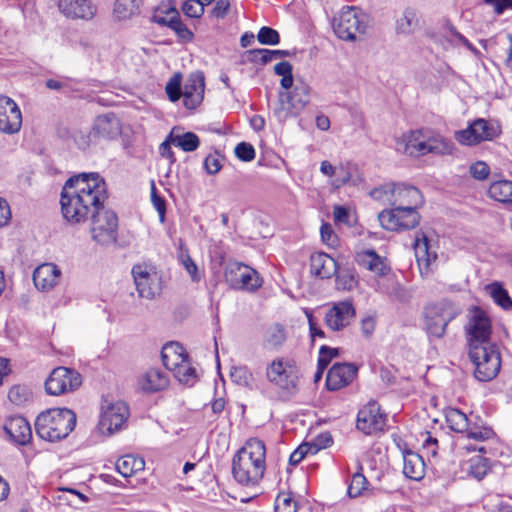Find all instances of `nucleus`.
<instances>
[{"mask_svg":"<svg viewBox=\"0 0 512 512\" xmlns=\"http://www.w3.org/2000/svg\"><path fill=\"white\" fill-rule=\"evenodd\" d=\"M107 198L106 182L98 173L74 175L65 182L61 191L62 215L71 224L85 223Z\"/></svg>","mask_w":512,"mask_h":512,"instance_id":"obj_1","label":"nucleus"},{"mask_svg":"<svg viewBox=\"0 0 512 512\" xmlns=\"http://www.w3.org/2000/svg\"><path fill=\"white\" fill-rule=\"evenodd\" d=\"M266 448L262 440L251 438L238 450L232 461V475L244 486H255L264 476Z\"/></svg>","mask_w":512,"mask_h":512,"instance_id":"obj_2","label":"nucleus"},{"mask_svg":"<svg viewBox=\"0 0 512 512\" xmlns=\"http://www.w3.org/2000/svg\"><path fill=\"white\" fill-rule=\"evenodd\" d=\"M76 414L68 408H53L40 413L35 421L36 434L49 442L67 437L75 428Z\"/></svg>","mask_w":512,"mask_h":512,"instance_id":"obj_3","label":"nucleus"},{"mask_svg":"<svg viewBox=\"0 0 512 512\" xmlns=\"http://www.w3.org/2000/svg\"><path fill=\"white\" fill-rule=\"evenodd\" d=\"M469 357L475 365L474 375L482 382L494 379L501 368V356L495 344L472 346Z\"/></svg>","mask_w":512,"mask_h":512,"instance_id":"obj_4","label":"nucleus"},{"mask_svg":"<svg viewBox=\"0 0 512 512\" xmlns=\"http://www.w3.org/2000/svg\"><path fill=\"white\" fill-rule=\"evenodd\" d=\"M310 86L304 81H298L292 91L279 93V101L274 109V115L279 122L290 117H296L310 102Z\"/></svg>","mask_w":512,"mask_h":512,"instance_id":"obj_5","label":"nucleus"},{"mask_svg":"<svg viewBox=\"0 0 512 512\" xmlns=\"http://www.w3.org/2000/svg\"><path fill=\"white\" fill-rule=\"evenodd\" d=\"M332 27L338 38L354 41L357 34L365 33L367 16L357 7H343L334 17Z\"/></svg>","mask_w":512,"mask_h":512,"instance_id":"obj_6","label":"nucleus"},{"mask_svg":"<svg viewBox=\"0 0 512 512\" xmlns=\"http://www.w3.org/2000/svg\"><path fill=\"white\" fill-rule=\"evenodd\" d=\"M92 239L100 245L113 244L117 240L118 217L116 213L101 204L97 211L89 216Z\"/></svg>","mask_w":512,"mask_h":512,"instance_id":"obj_7","label":"nucleus"},{"mask_svg":"<svg viewBox=\"0 0 512 512\" xmlns=\"http://www.w3.org/2000/svg\"><path fill=\"white\" fill-rule=\"evenodd\" d=\"M82 384V376L76 370L67 367H56L45 381L48 394L59 396L77 390Z\"/></svg>","mask_w":512,"mask_h":512,"instance_id":"obj_8","label":"nucleus"},{"mask_svg":"<svg viewBox=\"0 0 512 512\" xmlns=\"http://www.w3.org/2000/svg\"><path fill=\"white\" fill-rule=\"evenodd\" d=\"M457 311L447 303L431 304L425 308V329L430 337L444 336L447 325L456 317Z\"/></svg>","mask_w":512,"mask_h":512,"instance_id":"obj_9","label":"nucleus"},{"mask_svg":"<svg viewBox=\"0 0 512 512\" xmlns=\"http://www.w3.org/2000/svg\"><path fill=\"white\" fill-rule=\"evenodd\" d=\"M418 208H391L378 214L380 225L385 230L400 231L415 228L420 221Z\"/></svg>","mask_w":512,"mask_h":512,"instance_id":"obj_10","label":"nucleus"},{"mask_svg":"<svg viewBox=\"0 0 512 512\" xmlns=\"http://www.w3.org/2000/svg\"><path fill=\"white\" fill-rule=\"evenodd\" d=\"M467 335L469 348L490 344L491 321L486 312L478 307L473 309L469 318Z\"/></svg>","mask_w":512,"mask_h":512,"instance_id":"obj_11","label":"nucleus"},{"mask_svg":"<svg viewBox=\"0 0 512 512\" xmlns=\"http://www.w3.org/2000/svg\"><path fill=\"white\" fill-rule=\"evenodd\" d=\"M225 276L227 282L234 288L254 291L261 286L257 271L239 262L230 263Z\"/></svg>","mask_w":512,"mask_h":512,"instance_id":"obj_12","label":"nucleus"},{"mask_svg":"<svg viewBox=\"0 0 512 512\" xmlns=\"http://www.w3.org/2000/svg\"><path fill=\"white\" fill-rule=\"evenodd\" d=\"M496 136L497 129L482 118L475 120L468 128L455 133V139L460 144L468 146L492 140Z\"/></svg>","mask_w":512,"mask_h":512,"instance_id":"obj_13","label":"nucleus"},{"mask_svg":"<svg viewBox=\"0 0 512 512\" xmlns=\"http://www.w3.org/2000/svg\"><path fill=\"white\" fill-rule=\"evenodd\" d=\"M22 126V113L17 103L8 96L0 95V132L16 134Z\"/></svg>","mask_w":512,"mask_h":512,"instance_id":"obj_14","label":"nucleus"},{"mask_svg":"<svg viewBox=\"0 0 512 512\" xmlns=\"http://www.w3.org/2000/svg\"><path fill=\"white\" fill-rule=\"evenodd\" d=\"M128 416L129 409L124 402L112 403L103 409L100 415L99 429L102 433L113 434L122 428Z\"/></svg>","mask_w":512,"mask_h":512,"instance_id":"obj_15","label":"nucleus"},{"mask_svg":"<svg viewBox=\"0 0 512 512\" xmlns=\"http://www.w3.org/2000/svg\"><path fill=\"white\" fill-rule=\"evenodd\" d=\"M356 317L352 300L336 302L326 312L325 323L332 331H341L348 327Z\"/></svg>","mask_w":512,"mask_h":512,"instance_id":"obj_16","label":"nucleus"},{"mask_svg":"<svg viewBox=\"0 0 512 512\" xmlns=\"http://www.w3.org/2000/svg\"><path fill=\"white\" fill-rule=\"evenodd\" d=\"M385 426V416L380 412V406L375 401L368 402L357 415L356 427L367 435L382 431Z\"/></svg>","mask_w":512,"mask_h":512,"instance_id":"obj_17","label":"nucleus"},{"mask_svg":"<svg viewBox=\"0 0 512 512\" xmlns=\"http://www.w3.org/2000/svg\"><path fill=\"white\" fill-rule=\"evenodd\" d=\"M291 362L284 358L274 359L266 368V377L269 382L283 390L295 387Z\"/></svg>","mask_w":512,"mask_h":512,"instance_id":"obj_18","label":"nucleus"},{"mask_svg":"<svg viewBox=\"0 0 512 512\" xmlns=\"http://www.w3.org/2000/svg\"><path fill=\"white\" fill-rule=\"evenodd\" d=\"M132 276L140 297L153 299L160 292L159 278L156 272H150L146 266L135 265Z\"/></svg>","mask_w":512,"mask_h":512,"instance_id":"obj_19","label":"nucleus"},{"mask_svg":"<svg viewBox=\"0 0 512 512\" xmlns=\"http://www.w3.org/2000/svg\"><path fill=\"white\" fill-rule=\"evenodd\" d=\"M205 91V77L202 71L191 73L182 90L183 104L187 109L197 108L203 101Z\"/></svg>","mask_w":512,"mask_h":512,"instance_id":"obj_20","label":"nucleus"},{"mask_svg":"<svg viewBox=\"0 0 512 512\" xmlns=\"http://www.w3.org/2000/svg\"><path fill=\"white\" fill-rule=\"evenodd\" d=\"M416 262L422 276H427L432 271V264L437 259L435 251H431L428 237L423 232H417L413 244Z\"/></svg>","mask_w":512,"mask_h":512,"instance_id":"obj_21","label":"nucleus"},{"mask_svg":"<svg viewBox=\"0 0 512 512\" xmlns=\"http://www.w3.org/2000/svg\"><path fill=\"white\" fill-rule=\"evenodd\" d=\"M60 12L71 19L92 20L97 13V6L91 0H59Z\"/></svg>","mask_w":512,"mask_h":512,"instance_id":"obj_22","label":"nucleus"},{"mask_svg":"<svg viewBox=\"0 0 512 512\" xmlns=\"http://www.w3.org/2000/svg\"><path fill=\"white\" fill-rule=\"evenodd\" d=\"M358 367L352 363H335L329 369L326 386L329 390H339L349 385L357 375Z\"/></svg>","mask_w":512,"mask_h":512,"instance_id":"obj_23","label":"nucleus"},{"mask_svg":"<svg viewBox=\"0 0 512 512\" xmlns=\"http://www.w3.org/2000/svg\"><path fill=\"white\" fill-rule=\"evenodd\" d=\"M169 378L166 372L160 368H149L142 372L136 381L137 389L143 393H155L166 389Z\"/></svg>","mask_w":512,"mask_h":512,"instance_id":"obj_24","label":"nucleus"},{"mask_svg":"<svg viewBox=\"0 0 512 512\" xmlns=\"http://www.w3.org/2000/svg\"><path fill=\"white\" fill-rule=\"evenodd\" d=\"M423 204L420 190L404 183H395L391 208H419Z\"/></svg>","mask_w":512,"mask_h":512,"instance_id":"obj_25","label":"nucleus"},{"mask_svg":"<svg viewBox=\"0 0 512 512\" xmlns=\"http://www.w3.org/2000/svg\"><path fill=\"white\" fill-rule=\"evenodd\" d=\"M4 430L12 441L20 445H26L32 438L31 426L22 416H14L7 419Z\"/></svg>","mask_w":512,"mask_h":512,"instance_id":"obj_26","label":"nucleus"},{"mask_svg":"<svg viewBox=\"0 0 512 512\" xmlns=\"http://www.w3.org/2000/svg\"><path fill=\"white\" fill-rule=\"evenodd\" d=\"M60 269L53 263H44L38 266L33 273V282L37 289L51 290L59 281Z\"/></svg>","mask_w":512,"mask_h":512,"instance_id":"obj_27","label":"nucleus"},{"mask_svg":"<svg viewBox=\"0 0 512 512\" xmlns=\"http://www.w3.org/2000/svg\"><path fill=\"white\" fill-rule=\"evenodd\" d=\"M355 260L360 267L373 272L377 276H384L390 271L385 259L372 249L357 253Z\"/></svg>","mask_w":512,"mask_h":512,"instance_id":"obj_28","label":"nucleus"},{"mask_svg":"<svg viewBox=\"0 0 512 512\" xmlns=\"http://www.w3.org/2000/svg\"><path fill=\"white\" fill-rule=\"evenodd\" d=\"M310 271L316 277L328 279L335 275L337 263L326 253H315L310 258Z\"/></svg>","mask_w":512,"mask_h":512,"instance_id":"obj_29","label":"nucleus"},{"mask_svg":"<svg viewBox=\"0 0 512 512\" xmlns=\"http://www.w3.org/2000/svg\"><path fill=\"white\" fill-rule=\"evenodd\" d=\"M402 455L403 474L411 480H421L425 476V463L423 458L410 449H404Z\"/></svg>","mask_w":512,"mask_h":512,"instance_id":"obj_30","label":"nucleus"},{"mask_svg":"<svg viewBox=\"0 0 512 512\" xmlns=\"http://www.w3.org/2000/svg\"><path fill=\"white\" fill-rule=\"evenodd\" d=\"M424 141L425 148L423 149V155H451L455 149L451 140L446 139L440 134H435L427 129L425 130Z\"/></svg>","mask_w":512,"mask_h":512,"instance_id":"obj_31","label":"nucleus"},{"mask_svg":"<svg viewBox=\"0 0 512 512\" xmlns=\"http://www.w3.org/2000/svg\"><path fill=\"white\" fill-rule=\"evenodd\" d=\"M120 129L117 116L114 113H107L96 118L91 134L111 139L120 133Z\"/></svg>","mask_w":512,"mask_h":512,"instance_id":"obj_32","label":"nucleus"},{"mask_svg":"<svg viewBox=\"0 0 512 512\" xmlns=\"http://www.w3.org/2000/svg\"><path fill=\"white\" fill-rule=\"evenodd\" d=\"M162 362L168 370L179 367L188 359L184 347L177 342H170L163 346L161 351Z\"/></svg>","mask_w":512,"mask_h":512,"instance_id":"obj_33","label":"nucleus"},{"mask_svg":"<svg viewBox=\"0 0 512 512\" xmlns=\"http://www.w3.org/2000/svg\"><path fill=\"white\" fill-rule=\"evenodd\" d=\"M142 0H115L113 15L119 21H126L140 14Z\"/></svg>","mask_w":512,"mask_h":512,"instance_id":"obj_34","label":"nucleus"},{"mask_svg":"<svg viewBox=\"0 0 512 512\" xmlns=\"http://www.w3.org/2000/svg\"><path fill=\"white\" fill-rule=\"evenodd\" d=\"M116 469L123 477H131L144 470L145 461L142 457L132 454L124 455L116 461Z\"/></svg>","mask_w":512,"mask_h":512,"instance_id":"obj_35","label":"nucleus"},{"mask_svg":"<svg viewBox=\"0 0 512 512\" xmlns=\"http://www.w3.org/2000/svg\"><path fill=\"white\" fill-rule=\"evenodd\" d=\"M287 339L285 328L275 323L267 328L264 334L263 345L268 350H279Z\"/></svg>","mask_w":512,"mask_h":512,"instance_id":"obj_36","label":"nucleus"},{"mask_svg":"<svg viewBox=\"0 0 512 512\" xmlns=\"http://www.w3.org/2000/svg\"><path fill=\"white\" fill-rule=\"evenodd\" d=\"M425 130L426 129L411 131L404 136L405 153L411 156H423V149L425 148Z\"/></svg>","mask_w":512,"mask_h":512,"instance_id":"obj_37","label":"nucleus"},{"mask_svg":"<svg viewBox=\"0 0 512 512\" xmlns=\"http://www.w3.org/2000/svg\"><path fill=\"white\" fill-rule=\"evenodd\" d=\"M485 291L498 306L504 310H512V299L502 283L495 281L487 284Z\"/></svg>","mask_w":512,"mask_h":512,"instance_id":"obj_38","label":"nucleus"},{"mask_svg":"<svg viewBox=\"0 0 512 512\" xmlns=\"http://www.w3.org/2000/svg\"><path fill=\"white\" fill-rule=\"evenodd\" d=\"M491 198L502 203L512 204V182L500 180L493 182L488 190Z\"/></svg>","mask_w":512,"mask_h":512,"instance_id":"obj_39","label":"nucleus"},{"mask_svg":"<svg viewBox=\"0 0 512 512\" xmlns=\"http://www.w3.org/2000/svg\"><path fill=\"white\" fill-rule=\"evenodd\" d=\"M445 418L449 428L457 433H463L468 430L469 421L462 411L457 408H448L445 411Z\"/></svg>","mask_w":512,"mask_h":512,"instance_id":"obj_40","label":"nucleus"},{"mask_svg":"<svg viewBox=\"0 0 512 512\" xmlns=\"http://www.w3.org/2000/svg\"><path fill=\"white\" fill-rule=\"evenodd\" d=\"M178 13V10L174 6L161 4L154 10L151 16V22L160 26L168 27L170 25V21H173L174 18L178 17Z\"/></svg>","mask_w":512,"mask_h":512,"instance_id":"obj_41","label":"nucleus"},{"mask_svg":"<svg viewBox=\"0 0 512 512\" xmlns=\"http://www.w3.org/2000/svg\"><path fill=\"white\" fill-rule=\"evenodd\" d=\"M8 398L13 404L24 406L33 400V394L25 385H14L8 392Z\"/></svg>","mask_w":512,"mask_h":512,"instance_id":"obj_42","label":"nucleus"},{"mask_svg":"<svg viewBox=\"0 0 512 512\" xmlns=\"http://www.w3.org/2000/svg\"><path fill=\"white\" fill-rule=\"evenodd\" d=\"M394 189L395 183H385L372 189L369 192V195L374 200L391 206V202L394 196Z\"/></svg>","mask_w":512,"mask_h":512,"instance_id":"obj_43","label":"nucleus"},{"mask_svg":"<svg viewBox=\"0 0 512 512\" xmlns=\"http://www.w3.org/2000/svg\"><path fill=\"white\" fill-rule=\"evenodd\" d=\"M231 380L240 386L251 387L253 384V375L247 366H234L230 371Z\"/></svg>","mask_w":512,"mask_h":512,"instance_id":"obj_44","label":"nucleus"},{"mask_svg":"<svg viewBox=\"0 0 512 512\" xmlns=\"http://www.w3.org/2000/svg\"><path fill=\"white\" fill-rule=\"evenodd\" d=\"M173 143L185 152H193L199 147L200 140L195 133L186 132L175 136Z\"/></svg>","mask_w":512,"mask_h":512,"instance_id":"obj_45","label":"nucleus"},{"mask_svg":"<svg viewBox=\"0 0 512 512\" xmlns=\"http://www.w3.org/2000/svg\"><path fill=\"white\" fill-rule=\"evenodd\" d=\"M418 26V18L414 11L406 10L397 20V30L402 34H409Z\"/></svg>","mask_w":512,"mask_h":512,"instance_id":"obj_46","label":"nucleus"},{"mask_svg":"<svg viewBox=\"0 0 512 512\" xmlns=\"http://www.w3.org/2000/svg\"><path fill=\"white\" fill-rule=\"evenodd\" d=\"M293 67L287 62H279L274 66V72L276 75L282 76L280 80V85L283 89L288 90L293 87Z\"/></svg>","mask_w":512,"mask_h":512,"instance_id":"obj_47","label":"nucleus"},{"mask_svg":"<svg viewBox=\"0 0 512 512\" xmlns=\"http://www.w3.org/2000/svg\"><path fill=\"white\" fill-rule=\"evenodd\" d=\"M358 469L362 470V466L359 463ZM368 484V481L366 477L360 472L357 471L353 474L351 483L348 486V495L351 498H356L362 494V492L366 489V486Z\"/></svg>","mask_w":512,"mask_h":512,"instance_id":"obj_48","label":"nucleus"},{"mask_svg":"<svg viewBox=\"0 0 512 512\" xmlns=\"http://www.w3.org/2000/svg\"><path fill=\"white\" fill-rule=\"evenodd\" d=\"M178 259L190 275L191 280L193 282H199L201 280V275L199 274L198 267L190 257L187 249H183L182 247L180 248Z\"/></svg>","mask_w":512,"mask_h":512,"instance_id":"obj_49","label":"nucleus"},{"mask_svg":"<svg viewBox=\"0 0 512 512\" xmlns=\"http://www.w3.org/2000/svg\"><path fill=\"white\" fill-rule=\"evenodd\" d=\"M489 469L488 459L476 456L469 461V474L474 478L481 480L485 477Z\"/></svg>","mask_w":512,"mask_h":512,"instance_id":"obj_50","label":"nucleus"},{"mask_svg":"<svg viewBox=\"0 0 512 512\" xmlns=\"http://www.w3.org/2000/svg\"><path fill=\"white\" fill-rule=\"evenodd\" d=\"M182 75L175 73L167 82L165 91L171 102H176L182 97Z\"/></svg>","mask_w":512,"mask_h":512,"instance_id":"obj_51","label":"nucleus"},{"mask_svg":"<svg viewBox=\"0 0 512 512\" xmlns=\"http://www.w3.org/2000/svg\"><path fill=\"white\" fill-rule=\"evenodd\" d=\"M172 371L179 382L184 384H191L196 378V370L190 365L188 359Z\"/></svg>","mask_w":512,"mask_h":512,"instance_id":"obj_52","label":"nucleus"},{"mask_svg":"<svg viewBox=\"0 0 512 512\" xmlns=\"http://www.w3.org/2000/svg\"><path fill=\"white\" fill-rule=\"evenodd\" d=\"M358 281L355 274L349 269L340 270L336 276V285L338 289L350 291Z\"/></svg>","mask_w":512,"mask_h":512,"instance_id":"obj_53","label":"nucleus"},{"mask_svg":"<svg viewBox=\"0 0 512 512\" xmlns=\"http://www.w3.org/2000/svg\"><path fill=\"white\" fill-rule=\"evenodd\" d=\"M168 28L173 30L178 38L184 42H190L194 37L192 31L182 22L179 13L178 17L174 18L173 21H170Z\"/></svg>","mask_w":512,"mask_h":512,"instance_id":"obj_54","label":"nucleus"},{"mask_svg":"<svg viewBox=\"0 0 512 512\" xmlns=\"http://www.w3.org/2000/svg\"><path fill=\"white\" fill-rule=\"evenodd\" d=\"M257 40L262 45H277L280 42V35L275 29L264 26L258 31Z\"/></svg>","mask_w":512,"mask_h":512,"instance_id":"obj_55","label":"nucleus"},{"mask_svg":"<svg viewBox=\"0 0 512 512\" xmlns=\"http://www.w3.org/2000/svg\"><path fill=\"white\" fill-rule=\"evenodd\" d=\"M275 510L276 512H296L297 504L289 494L281 493L276 498Z\"/></svg>","mask_w":512,"mask_h":512,"instance_id":"obj_56","label":"nucleus"},{"mask_svg":"<svg viewBox=\"0 0 512 512\" xmlns=\"http://www.w3.org/2000/svg\"><path fill=\"white\" fill-rule=\"evenodd\" d=\"M234 152L236 157L244 162L252 161L256 155L254 147L247 142H240L237 144Z\"/></svg>","mask_w":512,"mask_h":512,"instance_id":"obj_57","label":"nucleus"},{"mask_svg":"<svg viewBox=\"0 0 512 512\" xmlns=\"http://www.w3.org/2000/svg\"><path fill=\"white\" fill-rule=\"evenodd\" d=\"M183 13L190 18H199L204 13V8L199 0H186L182 5Z\"/></svg>","mask_w":512,"mask_h":512,"instance_id":"obj_58","label":"nucleus"},{"mask_svg":"<svg viewBox=\"0 0 512 512\" xmlns=\"http://www.w3.org/2000/svg\"><path fill=\"white\" fill-rule=\"evenodd\" d=\"M338 354L339 350L337 348H331L326 345L321 346L319 349L318 366L320 368H327L331 360L337 357Z\"/></svg>","mask_w":512,"mask_h":512,"instance_id":"obj_59","label":"nucleus"},{"mask_svg":"<svg viewBox=\"0 0 512 512\" xmlns=\"http://www.w3.org/2000/svg\"><path fill=\"white\" fill-rule=\"evenodd\" d=\"M204 168L210 175L217 174L221 168V156L218 153L209 154L204 160Z\"/></svg>","mask_w":512,"mask_h":512,"instance_id":"obj_60","label":"nucleus"},{"mask_svg":"<svg viewBox=\"0 0 512 512\" xmlns=\"http://www.w3.org/2000/svg\"><path fill=\"white\" fill-rule=\"evenodd\" d=\"M322 241L330 246L335 247L338 244V237L329 223H323L320 228Z\"/></svg>","mask_w":512,"mask_h":512,"instance_id":"obj_61","label":"nucleus"},{"mask_svg":"<svg viewBox=\"0 0 512 512\" xmlns=\"http://www.w3.org/2000/svg\"><path fill=\"white\" fill-rule=\"evenodd\" d=\"M469 172L473 178L484 180L488 177L490 169L485 162L478 161L470 166Z\"/></svg>","mask_w":512,"mask_h":512,"instance_id":"obj_62","label":"nucleus"},{"mask_svg":"<svg viewBox=\"0 0 512 512\" xmlns=\"http://www.w3.org/2000/svg\"><path fill=\"white\" fill-rule=\"evenodd\" d=\"M467 437L476 441H484L493 436V431L490 428H471L466 431Z\"/></svg>","mask_w":512,"mask_h":512,"instance_id":"obj_63","label":"nucleus"},{"mask_svg":"<svg viewBox=\"0 0 512 512\" xmlns=\"http://www.w3.org/2000/svg\"><path fill=\"white\" fill-rule=\"evenodd\" d=\"M230 10L229 0H217L211 14L216 18H224Z\"/></svg>","mask_w":512,"mask_h":512,"instance_id":"obj_64","label":"nucleus"}]
</instances>
